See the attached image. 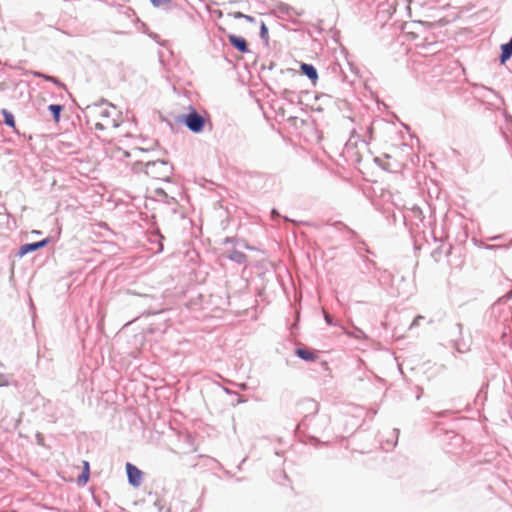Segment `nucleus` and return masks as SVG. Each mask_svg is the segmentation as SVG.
<instances>
[{
    "instance_id": "1a4fd4ad",
    "label": "nucleus",
    "mask_w": 512,
    "mask_h": 512,
    "mask_svg": "<svg viewBox=\"0 0 512 512\" xmlns=\"http://www.w3.org/2000/svg\"><path fill=\"white\" fill-rule=\"evenodd\" d=\"M89 475H90V466H89V462L88 461H83V472L82 474L78 477V483L79 484H86L89 480Z\"/></svg>"
},
{
    "instance_id": "dca6fc26",
    "label": "nucleus",
    "mask_w": 512,
    "mask_h": 512,
    "mask_svg": "<svg viewBox=\"0 0 512 512\" xmlns=\"http://www.w3.org/2000/svg\"><path fill=\"white\" fill-rule=\"evenodd\" d=\"M245 19L248 20L249 22H253L254 21V18L249 16V15H245Z\"/></svg>"
},
{
    "instance_id": "423d86ee",
    "label": "nucleus",
    "mask_w": 512,
    "mask_h": 512,
    "mask_svg": "<svg viewBox=\"0 0 512 512\" xmlns=\"http://www.w3.org/2000/svg\"><path fill=\"white\" fill-rule=\"evenodd\" d=\"M48 243V240L45 239V240H42V241H39V242H35V243H29V244H25V245H22L20 247V250H19V255L20 256H23L29 252H33V251H36L44 246H46Z\"/></svg>"
},
{
    "instance_id": "f03ea898",
    "label": "nucleus",
    "mask_w": 512,
    "mask_h": 512,
    "mask_svg": "<svg viewBox=\"0 0 512 512\" xmlns=\"http://www.w3.org/2000/svg\"><path fill=\"white\" fill-rule=\"evenodd\" d=\"M132 169L135 173L144 172L151 179L167 180L169 178V167L164 161H137L133 163Z\"/></svg>"
},
{
    "instance_id": "4468645a",
    "label": "nucleus",
    "mask_w": 512,
    "mask_h": 512,
    "mask_svg": "<svg viewBox=\"0 0 512 512\" xmlns=\"http://www.w3.org/2000/svg\"><path fill=\"white\" fill-rule=\"evenodd\" d=\"M234 18H245V14L241 13V12H235L233 14Z\"/></svg>"
},
{
    "instance_id": "ddd939ff",
    "label": "nucleus",
    "mask_w": 512,
    "mask_h": 512,
    "mask_svg": "<svg viewBox=\"0 0 512 512\" xmlns=\"http://www.w3.org/2000/svg\"><path fill=\"white\" fill-rule=\"evenodd\" d=\"M260 34H261L262 38L268 37V29L264 23H262V25H261V33Z\"/></svg>"
},
{
    "instance_id": "20e7f679",
    "label": "nucleus",
    "mask_w": 512,
    "mask_h": 512,
    "mask_svg": "<svg viewBox=\"0 0 512 512\" xmlns=\"http://www.w3.org/2000/svg\"><path fill=\"white\" fill-rule=\"evenodd\" d=\"M129 483L135 487L139 486L142 480V472L131 463L126 464Z\"/></svg>"
},
{
    "instance_id": "6e6552de",
    "label": "nucleus",
    "mask_w": 512,
    "mask_h": 512,
    "mask_svg": "<svg viewBox=\"0 0 512 512\" xmlns=\"http://www.w3.org/2000/svg\"><path fill=\"white\" fill-rule=\"evenodd\" d=\"M296 355L306 361H315L318 358V355L316 352L309 350V349H304V348H298L296 350Z\"/></svg>"
},
{
    "instance_id": "f8f14e48",
    "label": "nucleus",
    "mask_w": 512,
    "mask_h": 512,
    "mask_svg": "<svg viewBox=\"0 0 512 512\" xmlns=\"http://www.w3.org/2000/svg\"><path fill=\"white\" fill-rule=\"evenodd\" d=\"M35 75L38 76V77H43L47 81H51L53 83H58V80L55 77H53V76H47V75H44V74H41V73H35Z\"/></svg>"
},
{
    "instance_id": "2eb2a0df",
    "label": "nucleus",
    "mask_w": 512,
    "mask_h": 512,
    "mask_svg": "<svg viewBox=\"0 0 512 512\" xmlns=\"http://www.w3.org/2000/svg\"><path fill=\"white\" fill-rule=\"evenodd\" d=\"M325 319H326V321H327V323H328V324H331V323H332V321H331V317H330L328 314H326V315H325Z\"/></svg>"
},
{
    "instance_id": "9d476101",
    "label": "nucleus",
    "mask_w": 512,
    "mask_h": 512,
    "mask_svg": "<svg viewBox=\"0 0 512 512\" xmlns=\"http://www.w3.org/2000/svg\"><path fill=\"white\" fill-rule=\"evenodd\" d=\"M1 113L4 118V123L15 129L16 124H15V119H14L13 114L10 111H8L7 109H3L1 111Z\"/></svg>"
},
{
    "instance_id": "f3484780",
    "label": "nucleus",
    "mask_w": 512,
    "mask_h": 512,
    "mask_svg": "<svg viewBox=\"0 0 512 512\" xmlns=\"http://www.w3.org/2000/svg\"><path fill=\"white\" fill-rule=\"evenodd\" d=\"M456 346H457L458 351H461V352H463V351H464L463 349H461V348L458 346V344H456Z\"/></svg>"
},
{
    "instance_id": "39448f33",
    "label": "nucleus",
    "mask_w": 512,
    "mask_h": 512,
    "mask_svg": "<svg viewBox=\"0 0 512 512\" xmlns=\"http://www.w3.org/2000/svg\"><path fill=\"white\" fill-rule=\"evenodd\" d=\"M228 40L232 46H234L241 53H248V44L243 37L236 36L234 34L228 35Z\"/></svg>"
},
{
    "instance_id": "f257e3e1",
    "label": "nucleus",
    "mask_w": 512,
    "mask_h": 512,
    "mask_svg": "<svg viewBox=\"0 0 512 512\" xmlns=\"http://www.w3.org/2000/svg\"><path fill=\"white\" fill-rule=\"evenodd\" d=\"M88 123L96 130H110L117 126L114 108L108 106H96L87 114Z\"/></svg>"
},
{
    "instance_id": "9b49d317",
    "label": "nucleus",
    "mask_w": 512,
    "mask_h": 512,
    "mask_svg": "<svg viewBox=\"0 0 512 512\" xmlns=\"http://www.w3.org/2000/svg\"><path fill=\"white\" fill-rule=\"evenodd\" d=\"M49 110L53 113L55 120L58 121L62 107L60 105L51 104Z\"/></svg>"
},
{
    "instance_id": "0eeeda50",
    "label": "nucleus",
    "mask_w": 512,
    "mask_h": 512,
    "mask_svg": "<svg viewBox=\"0 0 512 512\" xmlns=\"http://www.w3.org/2000/svg\"><path fill=\"white\" fill-rule=\"evenodd\" d=\"M300 70L303 74H305L314 84L317 82L318 80V73L316 71V69L314 68V66L310 65V64H307V63H302L301 66H300Z\"/></svg>"
},
{
    "instance_id": "7ed1b4c3",
    "label": "nucleus",
    "mask_w": 512,
    "mask_h": 512,
    "mask_svg": "<svg viewBox=\"0 0 512 512\" xmlns=\"http://www.w3.org/2000/svg\"><path fill=\"white\" fill-rule=\"evenodd\" d=\"M183 122L192 132L195 133L201 132L205 126L204 117L198 114L193 108H191V111L188 114L183 116Z\"/></svg>"
}]
</instances>
